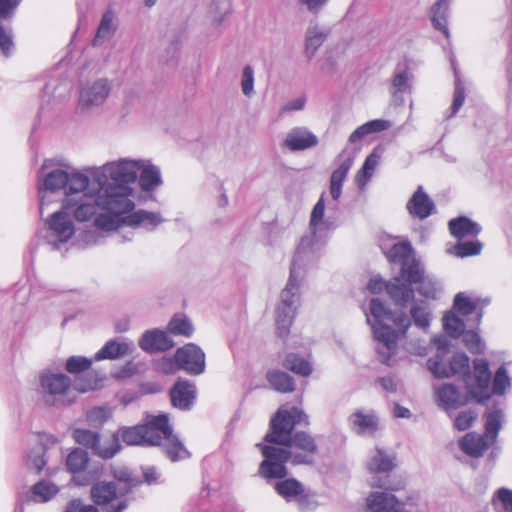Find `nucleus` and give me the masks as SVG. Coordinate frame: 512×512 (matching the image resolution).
Wrapping results in <instances>:
<instances>
[{
    "mask_svg": "<svg viewBox=\"0 0 512 512\" xmlns=\"http://www.w3.org/2000/svg\"><path fill=\"white\" fill-rule=\"evenodd\" d=\"M297 425H309V418L298 407L279 408L270 419L269 431L264 437L265 442L283 446L291 453L294 465L312 464L319 449L313 436L304 431L293 434Z\"/></svg>",
    "mask_w": 512,
    "mask_h": 512,
    "instance_id": "f257e3e1",
    "label": "nucleus"
},
{
    "mask_svg": "<svg viewBox=\"0 0 512 512\" xmlns=\"http://www.w3.org/2000/svg\"><path fill=\"white\" fill-rule=\"evenodd\" d=\"M370 313L373 317L371 326L374 338L378 342L379 359L388 365L396 354L398 339L404 337L410 327V320L403 312L397 313L388 310L379 299L371 300ZM367 321L370 323L369 318Z\"/></svg>",
    "mask_w": 512,
    "mask_h": 512,
    "instance_id": "f03ea898",
    "label": "nucleus"
},
{
    "mask_svg": "<svg viewBox=\"0 0 512 512\" xmlns=\"http://www.w3.org/2000/svg\"><path fill=\"white\" fill-rule=\"evenodd\" d=\"M99 189L95 195V202L98 207L108 212L120 214L132 213L135 204L130 199L132 188L128 185H115L107 183L98 177Z\"/></svg>",
    "mask_w": 512,
    "mask_h": 512,
    "instance_id": "7ed1b4c3",
    "label": "nucleus"
},
{
    "mask_svg": "<svg viewBox=\"0 0 512 512\" xmlns=\"http://www.w3.org/2000/svg\"><path fill=\"white\" fill-rule=\"evenodd\" d=\"M179 369L185 370L189 374L199 375L205 369V354L195 344L189 343L176 350L174 360L164 358L161 362V368L166 374L175 373L174 364Z\"/></svg>",
    "mask_w": 512,
    "mask_h": 512,
    "instance_id": "20e7f679",
    "label": "nucleus"
},
{
    "mask_svg": "<svg viewBox=\"0 0 512 512\" xmlns=\"http://www.w3.org/2000/svg\"><path fill=\"white\" fill-rule=\"evenodd\" d=\"M264 460L260 463L258 474L265 480L283 479L288 475L287 462L291 461L286 448L257 444Z\"/></svg>",
    "mask_w": 512,
    "mask_h": 512,
    "instance_id": "39448f33",
    "label": "nucleus"
},
{
    "mask_svg": "<svg viewBox=\"0 0 512 512\" xmlns=\"http://www.w3.org/2000/svg\"><path fill=\"white\" fill-rule=\"evenodd\" d=\"M160 222L161 218L158 214L145 210H138L127 216L116 212H109L99 214L95 218V226L105 231L117 230L122 224L138 227L141 225L155 226Z\"/></svg>",
    "mask_w": 512,
    "mask_h": 512,
    "instance_id": "423d86ee",
    "label": "nucleus"
},
{
    "mask_svg": "<svg viewBox=\"0 0 512 512\" xmlns=\"http://www.w3.org/2000/svg\"><path fill=\"white\" fill-rule=\"evenodd\" d=\"M445 353L443 349L427 361L429 371L436 378H449L457 374L469 375L470 359L465 353H455L448 365L444 363Z\"/></svg>",
    "mask_w": 512,
    "mask_h": 512,
    "instance_id": "0eeeda50",
    "label": "nucleus"
},
{
    "mask_svg": "<svg viewBox=\"0 0 512 512\" xmlns=\"http://www.w3.org/2000/svg\"><path fill=\"white\" fill-rule=\"evenodd\" d=\"M298 290L297 283L293 278V271L291 270L290 278L286 287L281 292V304L276 310V326L279 337H286L289 333L292 319L294 317L293 298Z\"/></svg>",
    "mask_w": 512,
    "mask_h": 512,
    "instance_id": "6e6552de",
    "label": "nucleus"
},
{
    "mask_svg": "<svg viewBox=\"0 0 512 512\" xmlns=\"http://www.w3.org/2000/svg\"><path fill=\"white\" fill-rule=\"evenodd\" d=\"M39 381L43 399L49 405L60 402L72 386L71 379L62 373H43Z\"/></svg>",
    "mask_w": 512,
    "mask_h": 512,
    "instance_id": "1a4fd4ad",
    "label": "nucleus"
},
{
    "mask_svg": "<svg viewBox=\"0 0 512 512\" xmlns=\"http://www.w3.org/2000/svg\"><path fill=\"white\" fill-rule=\"evenodd\" d=\"M140 169L138 162L121 160L116 163H108L103 167L99 177L107 183L115 185H128L135 182Z\"/></svg>",
    "mask_w": 512,
    "mask_h": 512,
    "instance_id": "9d476101",
    "label": "nucleus"
},
{
    "mask_svg": "<svg viewBox=\"0 0 512 512\" xmlns=\"http://www.w3.org/2000/svg\"><path fill=\"white\" fill-rule=\"evenodd\" d=\"M473 369V381L466 384V389L471 398L482 403L490 398L491 371L489 363L486 359H475Z\"/></svg>",
    "mask_w": 512,
    "mask_h": 512,
    "instance_id": "9b49d317",
    "label": "nucleus"
},
{
    "mask_svg": "<svg viewBox=\"0 0 512 512\" xmlns=\"http://www.w3.org/2000/svg\"><path fill=\"white\" fill-rule=\"evenodd\" d=\"M90 498L95 505L106 508L105 512H122L128 506L126 500L112 505L118 499V490L113 482L100 481L95 483L90 489Z\"/></svg>",
    "mask_w": 512,
    "mask_h": 512,
    "instance_id": "f8f14e48",
    "label": "nucleus"
},
{
    "mask_svg": "<svg viewBox=\"0 0 512 512\" xmlns=\"http://www.w3.org/2000/svg\"><path fill=\"white\" fill-rule=\"evenodd\" d=\"M402 277L410 284L417 287L420 295L426 299L434 300L437 298V288L435 283L425 275L424 269L416 261L402 266Z\"/></svg>",
    "mask_w": 512,
    "mask_h": 512,
    "instance_id": "ddd939ff",
    "label": "nucleus"
},
{
    "mask_svg": "<svg viewBox=\"0 0 512 512\" xmlns=\"http://www.w3.org/2000/svg\"><path fill=\"white\" fill-rule=\"evenodd\" d=\"M141 425L145 446H161L164 438L170 435L172 428L166 414L152 416Z\"/></svg>",
    "mask_w": 512,
    "mask_h": 512,
    "instance_id": "4468645a",
    "label": "nucleus"
},
{
    "mask_svg": "<svg viewBox=\"0 0 512 512\" xmlns=\"http://www.w3.org/2000/svg\"><path fill=\"white\" fill-rule=\"evenodd\" d=\"M98 205L95 202V196L82 193L80 197H66L63 201L62 209L66 211L73 210V214L78 221H87L97 212Z\"/></svg>",
    "mask_w": 512,
    "mask_h": 512,
    "instance_id": "2eb2a0df",
    "label": "nucleus"
},
{
    "mask_svg": "<svg viewBox=\"0 0 512 512\" xmlns=\"http://www.w3.org/2000/svg\"><path fill=\"white\" fill-rule=\"evenodd\" d=\"M404 506L405 503L389 492H371L366 498V510L369 512H409Z\"/></svg>",
    "mask_w": 512,
    "mask_h": 512,
    "instance_id": "dca6fc26",
    "label": "nucleus"
},
{
    "mask_svg": "<svg viewBox=\"0 0 512 512\" xmlns=\"http://www.w3.org/2000/svg\"><path fill=\"white\" fill-rule=\"evenodd\" d=\"M171 404L180 410H189L196 399V387L188 380L179 379L169 392Z\"/></svg>",
    "mask_w": 512,
    "mask_h": 512,
    "instance_id": "f3484780",
    "label": "nucleus"
},
{
    "mask_svg": "<svg viewBox=\"0 0 512 512\" xmlns=\"http://www.w3.org/2000/svg\"><path fill=\"white\" fill-rule=\"evenodd\" d=\"M435 397L438 405L445 410L458 409L472 399L470 395L462 394L453 384H444L436 388Z\"/></svg>",
    "mask_w": 512,
    "mask_h": 512,
    "instance_id": "a211bd4d",
    "label": "nucleus"
},
{
    "mask_svg": "<svg viewBox=\"0 0 512 512\" xmlns=\"http://www.w3.org/2000/svg\"><path fill=\"white\" fill-rule=\"evenodd\" d=\"M406 209L412 217L423 220L433 213L435 205L433 200L424 191L423 186H418L408 200Z\"/></svg>",
    "mask_w": 512,
    "mask_h": 512,
    "instance_id": "6ab92c4d",
    "label": "nucleus"
},
{
    "mask_svg": "<svg viewBox=\"0 0 512 512\" xmlns=\"http://www.w3.org/2000/svg\"><path fill=\"white\" fill-rule=\"evenodd\" d=\"M275 492L282 497L285 501L290 502L293 500L307 501L309 495L306 493L303 484L295 478L280 479L274 485Z\"/></svg>",
    "mask_w": 512,
    "mask_h": 512,
    "instance_id": "aec40b11",
    "label": "nucleus"
},
{
    "mask_svg": "<svg viewBox=\"0 0 512 512\" xmlns=\"http://www.w3.org/2000/svg\"><path fill=\"white\" fill-rule=\"evenodd\" d=\"M413 284H410L402 277V270L399 277L388 282L387 294L398 305L406 307L414 298Z\"/></svg>",
    "mask_w": 512,
    "mask_h": 512,
    "instance_id": "412c9836",
    "label": "nucleus"
},
{
    "mask_svg": "<svg viewBox=\"0 0 512 512\" xmlns=\"http://www.w3.org/2000/svg\"><path fill=\"white\" fill-rule=\"evenodd\" d=\"M139 346L147 352L167 351L174 346V342L166 332L160 330L147 331L139 341Z\"/></svg>",
    "mask_w": 512,
    "mask_h": 512,
    "instance_id": "4be33fe9",
    "label": "nucleus"
},
{
    "mask_svg": "<svg viewBox=\"0 0 512 512\" xmlns=\"http://www.w3.org/2000/svg\"><path fill=\"white\" fill-rule=\"evenodd\" d=\"M494 443L484 435L475 433H467L459 441L460 449L467 455L479 458L492 446Z\"/></svg>",
    "mask_w": 512,
    "mask_h": 512,
    "instance_id": "5701e85b",
    "label": "nucleus"
},
{
    "mask_svg": "<svg viewBox=\"0 0 512 512\" xmlns=\"http://www.w3.org/2000/svg\"><path fill=\"white\" fill-rule=\"evenodd\" d=\"M70 211L61 210L52 214L49 227L60 242H67L74 235V226L68 217Z\"/></svg>",
    "mask_w": 512,
    "mask_h": 512,
    "instance_id": "b1692460",
    "label": "nucleus"
},
{
    "mask_svg": "<svg viewBox=\"0 0 512 512\" xmlns=\"http://www.w3.org/2000/svg\"><path fill=\"white\" fill-rule=\"evenodd\" d=\"M318 139L311 132L304 129H294L286 137L284 146L291 151H300L317 145Z\"/></svg>",
    "mask_w": 512,
    "mask_h": 512,
    "instance_id": "393cba45",
    "label": "nucleus"
},
{
    "mask_svg": "<svg viewBox=\"0 0 512 512\" xmlns=\"http://www.w3.org/2000/svg\"><path fill=\"white\" fill-rule=\"evenodd\" d=\"M448 227L450 234L457 239L477 236L481 231L480 226L466 216L451 219L448 223Z\"/></svg>",
    "mask_w": 512,
    "mask_h": 512,
    "instance_id": "a878e982",
    "label": "nucleus"
},
{
    "mask_svg": "<svg viewBox=\"0 0 512 512\" xmlns=\"http://www.w3.org/2000/svg\"><path fill=\"white\" fill-rule=\"evenodd\" d=\"M352 428L358 434H374L378 429V419L374 413H365L362 410L354 412L350 418Z\"/></svg>",
    "mask_w": 512,
    "mask_h": 512,
    "instance_id": "bb28decb",
    "label": "nucleus"
},
{
    "mask_svg": "<svg viewBox=\"0 0 512 512\" xmlns=\"http://www.w3.org/2000/svg\"><path fill=\"white\" fill-rule=\"evenodd\" d=\"M109 94V86L106 80H99L91 87L83 88L80 92V101L85 105L102 103Z\"/></svg>",
    "mask_w": 512,
    "mask_h": 512,
    "instance_id": "cd10ccee",
    "label": "nucleus"
},
{
    "mask_svg": "<svg viewBox=\"0 0 512 512\" xmlns=\"http://www.w3.org/2000/svg\"><path fill=\"white\" fill-rule=\"evenodd\" d=\"M266 380L270 386L279 393H292L295 390V381L288 373L272 369L266 373Z\"/></svg>",
    "mask_w": 512,
    "mask_h": 512,
    "instance_id": "c85d7f7f",
    "label": "nucleus"
},
{
    "mask_svg": "<svg viewBox=\"0 0 512 512\" xmlns=\"http://www.w3.org/2000/svg\"><path fill=\"white\" fill-rule=\"evenodd\" d=\"M353 164L352 158L345 159L340 166L334 170L330 178V194L334 200H338L342 193V185Z\"/></svg>",
    "mask_w": 512,
    "mask_h": 512,
    "instance_id": "c756f323",
    "label": "nucleus"
},
{
    "mask_svg": "<svg viewBox=\"0 0 512 512\" xmlns=\"http://www.w3.org/2000/svg\"><path fill=\"white\" fill-rule=\"evenodd\" d=\"M120 450L119 439L116 434L98 438L93 453L102 459L112 458Z\"/></svg>",
    "mask_w": 512,
    "mask_h": 512,
    "instance_id": "7c9ffc66",
    "label": "nucleus"
},
{
    "mask_svg": "<svg viewBox=\"0 0 512 512\" xmlns=\"http://www.w3.org/2000/svg\"><path fill=\"white\" fill-rule=\"evenodd\" d=\"M380 156L373 152L368 155L360 170L355 175V184L363 189L373 176L376 167L379 164Z\"/></svg>",
    "mask_w": 512,
    "mask_h": 512,
    "instance_id": "2f4dec72",
    "label": "nucleus"
},
{
    "mask_svg": "<svg viewBox=\"0 0 512 512\" xmlns=\"http://www.w3.org/2000/svg\"><path fill=\"white\" fill-rule=\"evenodd\" d=\"M380 156L373 152L368 155L360 170L355 175V184L363 189L373 176L376 167L379 164Z\"/></svg>",
    "mask_w": 512,
    "mask_h": 512,
    "instance_id": "473e14b6",
    "label": "nucleus"
},
{
    "mask_svg": "<svg viewBox=\"0 0 512 512\" xmlns=\"http://www.w3.org/2000/svg\"><path fill=\"white\" fill-rule=\"evenodd\" d=\"M282 366L304 377L310 376L313 370L310 362L296 353H288L282 362Z\"/></svg>",
    "mask_w": 512,
    "mask_h": 512,
    "instance_id": "72a5a7b5",
    "label": "nucleus"
},
{
    "mask_svg": "<svg viewBox=\"0 0 512 512\" xmlns=\"http://www.w3.org/2000/svg\"><path fill=\"white\" fill-rule=\"evenodd\" d=\"M162 445H164L165 453L171 461H178L189 457V452L181 443V441L170 430V435L165 437Z\"/></svg>",
    "mask_w": 512,
    "mask_h": 512,
    "instance_id": "f704fd0d",
    "label": "nucleus"
},
{
    "mask_svg": "<svg viewBox=\"0 0 512 512\" xmlns=\"http://www.w3.org/2000/svg\"><path fill=\"white\" fill-rule=\"evenodd\" d=\"M128 350L129 346L126 343L110 340L95 354V359H117L125 355Z\"/></svg>",
    "mask_w": 512,
    "mask_h": 512,
    "instance_id": "c9c22d12",
    "label": "nucleus"
},
{
    "mask_svg": "<svg viewBox=\"0 0 512 512\" xmlns=\"http://www.w3.org/2000/svg\"><path fill=\"white\" fill-rule=\"evenodd\" d=\"M394 467L393 459L380 449H377V453L371 457L367 464L369 472L374 474L390 472Z\"/></svg>",
    "mask_w": 512,
    "mask_h": 512,
    "instance_id": "e433bc0d",
    "label": "nucleus"
},
{
    "mask_svg": "<svg viewBox=\"0 0 512 512\" xmlns=\"http://www.w3.org/2000/svg\"><path fill=\"white\" fill-rule=\"evenodd\" d=\"M501 418L502 413L497 409L490 410L484 415L485 432L483 435L493 443H495L498 432L501 428Z\"/></svg>",
    "mask_w": 512,
    "mask_h": 512,
    "instance_id": "4c0bfd02",
    "label": "nucleus"
},
{
    "mask_svg": "<svg viewBox=\"0 0 512 512\" xmlns=\"http://www.w3.org/2000/svg\"><path fill=\"white\" fill-rule=\"evenodd\" d=\"M139 184L144 191H151L161 184L159 169L153 165L142 169L139 176Z\"/></svg>",
    "mask_w": 512,
    "mask_h": 512,
    "instance_id": "58836bf2",
    "label": "nucleus"
},
{
    "mask_svg": "<svg viewBox=\"0 0 512 512\" xmlns=\"http://www.w3.org/2000/svg\"><path fill=\"white\" fill-rule=\"evenodd\" d=\"M118 439L127 445L145 446L142 425L122 427L117 432Z\"/></svg>",
    "mask_w": 512,
    "mask_h": 512,
    "instance_id": "ea45409f",
    "label": "nucleus"
},
{
    "mask_svg": "<svg viewBox=\"0 0 512 512\" xmlns=\"http://www.w3.org/2000/svg\"><path fill=\"white\" fill-rule=\"evenodd\" d=\"M410 315L418 328L423 330L429 328L432 314L425 303L421 302L420 304L413 305L410 309Z\"/></svg>",
    "mask_w": 512,
    "mask_h": 512,
    "instance_id": "a19ab883",
    "label": "nucleus"
},
{
    "mask_svg": "<svg viewBox=\"0 0 512 512\" xmlns=\"http://www.w3.org/2000/svg\"><path fill=\"white\" fill-rule=\"evenodd\" d=\"M88 454L81 449H74L66 459V466L71 473L83 471L88 464Z\"/></svg>",
    "mask_w": 512,
    "mask_h": 512,
    "instance_id": "79ce46f5",
    "label": "nucleus"
},
{
    "mask_svg": "<svg viewBox=\"0 0 512 512\" xmlns=\"http://www.w3.org/2000/svg\"><path fill=\"white\" fill-rule=\"evenodd\" d=\"M168 330L173 335L190 337L193 334V326L184 315H175L168 324Z\"/></svg>",
    "mask_w": 512,
    "mask_h": 512,
    "instance_id": "37998d69",
    "label": "nucleus"
},
{
    "mask_svg": "<svg viewBox=\"0 0 512 512\" xmlns=\"http://www.w3.org/2000/svg\"><path fill=\"white\" fill-rule=\"evenodd\" d=\"M88 186L89 178L86 175L79 173L69 175L66 197H80V193L84 192Z\"/></svg>",
    "mask_w": 512,
    "mask_h": 512,
    "instance_id": "c03bdc74",
    "label": "nucleus"
},
{
    "mask_svg": "<svg viewBox=\"0 0 512 512\" xmlns=\"http://www.w3.org/2000/svg\"><path fill=\"white\" fill-rule=\"evenodd\" d=\"M445 1L444 0H438L432 7L431 12V20L433 23V26L442 32L446 37L448 36V28H447V21L445 16Z\"/></svg>",
    "mask_w": 512,
    "mask_h": 512,
    "instance_id": "a18cd8bd",
    "label": "nucleus"
},
{
    "mask_svg": "<svg viewBox=\"0 0 512 512\" xmlns=\"http://www.w3.org/2000/svg\"><path fill=\"white\" fill-rule=\"evenodd\" d=\"M69 181V174L63 170L51 171L44 180V185L48 190L57 191L66 188Z\"/></svg>",
    "mask_w": 512,
    "mask_h": 512,
    "instance_id": "49530a36",
    "label": "nucleus"
},
{
    "mask_svg": "<svg viewBox=\"0 0 512 512\" xmlns=\"http://www.w3.org/2000/svg\"><path fill=\"white\" fill-rule=\"evenodd\" d=\"M72 436L76 443L93 451L100 434L89 429L77 428L73 431Z\"/></svg>",
    "mask_w": 512,
    "mask_h": 512,
    "instance_id": "de8ad7c7",
    "label": "nucleus"
},
{
    "mask_svg": "<svg viewBox=\"0 0 512 512\" xmlns=\"http://www.w3.org/2000/svg\"><path fill=\"white\" fill-rule=\"evenodd\" d=\"M443 327L446 332L454 338L459 337L465 330V323L453 313H446L443 316Z\"/></svg>",
    "mask_w": 512,
    "mask_h": 512,
    "instance_id": "09e8293b",
    "label": "nucleus"
},
{
    "mask_svg": "<svg viewBox=\"0 0 512 512\" xmlns=\"http://www.w3.org/2000/svg\"><path fill=\"white\" fill-rule=\"evenodd\" d=\"M411 246L409 243H396L389 250L387 256L390 262L398 263L402 262L403 266L407 265L405 261L410 257Z\"/></svg>",
    "mask_w": 512,
    "mask_h": 512,
    "instance_id": "8fccbe9b",
    "label": "nucleus"
},
{
    "mask_svg": "<svg viewBox=\"0 0 512 512\" xmlns=\"http://www.w3.org/2000/svg\"><path fill=\"white\" fill-rule=\"evenodd\" d=\"M92 360L82 356H71L66 360L65 369L71 374H80L90 369Z\"/></svg>",
    "mask_w": 512,
    "mask_h": 512,
    "instance_id": "3c124183",
    "label": "nucleus"
},
{
    "mask_svg": "<svg viewBox=\"0 0 512 512\" xmlns=\"http://www.w3.org/2000/svg\"><path fill=\"white\" fill-rule=\"evenodd\" d=\"M111 417V412L105 407H93L86 412L87 422L93 426H102Z\"/></svg>",
    "mask_w": 512,
    "mask_h": 512,
    "instance_id": "603ef678",
    "label": "nucleus"
},
{
    "mask_svg": "<svg viewBox=\"0 0 512 512\" xmlns=\"http://www.w3.org/2000/svg\"><path fill=\"white\" fill-rule=\"evenodd\" d=\"M100 381L96 374H88L86 376L77 377L74 388L80 393H85L97 389L100 386Z\"/></svg>",
    "mask_w": 512,
    "mask_h": 512,
    "instance_id": "864d4df0",
    "label": "nucleus"
},
{
    "mask_svg": "<svg viewBox=\"0 0 512 512\" xmlns=\"http://www.w3.org/2000/svg\"><path fill=\"white\" fill-rule=\"evenodd\" d=\"M454 250L459 257H469L480 254L482 244L478 241L460 242L454 246Z\"/></svg>",
    "mask_w": 512,
    "mask_h": 512,
    "instance_id": "5fc2aeb1",
    "label": "nucleus"
},
{
    "mask_svg": "<svg viewBox=\"0 0 512 512\" xmlns=\"http://www.w3.org/2000/svg\"><path fill=\"white\" fill-rule=\"evenodd\" d=\"M510 386V379L504 366H501L496 371L493 378V393L502 395Z\"/></svg>",
    "mask_w": 512,
    "mask_h": 512,
    "instance_id": "6e6d98bb",
    "label": "nucleus"
},
{
    "mask_svg": "<svg viewBox=\"0 0 512 512\" xmlns=\"http://www.w3.org/2000/svg\"><path fill=\"white\" fill-rule=\"evenodd\" d=\"M114 14L111 11H107L102 16L100 25L97 29L96 36L93 40V44L96 45L98 40L109 35L113 30Z\"/></svg>",
    "mask_w": 512,
    "mask_h": 512,
    "instance_id": "4d7b16f0",
    "label": "nucleus"
},
{
    "mask_svg": "<svg viewBox=\"0 0 512 512\" xmlns=\"http://www.w3.org/2000/svg\"><path fill=\"white\" fill-rule=\"evenodd\" d=\"M453 307L462 315H469L476 310V304L463 293H458L455 296Z\"/></svg>",
    "mask_w": 512,
    "mask_h": 512,
    "instance_id": "13d9d810",
    "label": "nucleus"
},
{
    "mask_svg": "<svg viewBox=\"0 0 512 512\" xmlns=\"http://www.w3.org/2000/svg\"><path fill=\"white\" fill-rule=\"evenodd\" d=\"M477 418V413L474 411H463L460 412L454 421V427L458 431H465L469 429Z\"/></svg>",
    "mask_w": 512,
    "mask_h": 512,
    "instance_id": "bf43d9fd",
    "label": "nucleus"
},
{
    "mask_svg": "<svg viewBox=\"0 0 512 512\" xmlns=\"http://www.w3.org/2000/svg\"><path fill=\"white\" fill-rule=\"evenodd\" d=\"M33 493L41 497L42 501H48L57 493V488L53 484L41 481L33 486Z\"/></svg>",
    "mask_w": 512,
    "mask_h": 512,
    "instance_id": "052dcab7",
    "label": "nucleus"
},
{
    "mask_svg": "<svg viewBox=\"0 0 512 512\" xmlns=\"http://www.w3.org/2000/svg\"><path fill=\"white\" fill-rule=\"evenodd\" d=\"M496 500L502 504L506 512H512V490L499 488L492 498V503L495 504Z\"/></svg>",
    "mask_w": 512,
    "mask_h": 512,
    "instance_id": "680f3d73",
    "label": "nucleus"
},
{
    "mask_svg": "<svg viewBox=\"0 0 512 512\" xmlns=\"http://www.w3.org/2000/svg\"><path fill=\"white\" fill-rule=\"evenodd\" d=\"M463 341L471 353H479L481 351V339L477 332L471 330L463 332Z\"/></svg>",
    "mask_w": 512,
    "mask_h": 512,
    "instance_id": "e2e57ef3",
    "label": "nucleus"
},
{
    "mask_svg": "<svg viewBox=\"0 0 512 512\" xmlns=\"http://www.w3.org/2000/svg\"><path fill=\"white\" fill-rule=\"evenodd\" d=\"M22 0H0V20L12 18Z\"/></svg>",
    "mask_w": 512,
    "mask_h": 512,
    "instance_id": "0e129e2a",
    "label": "nucleus"
},
{
    "mask_svg": "<svg viewBox=\"0 0 512 512\" xmlns=\"http://www.w3.org/2000/svg\"><path fill=\"white\" fill-rule=\"evenodd\" d=\"M325 212V201L324 195H321L317 203L315 204L310 218L311 227H317L323 220Z\"/></svg>",
    "mask_w": 512,
    "mask_h": 512,
    "instance_id": "69168bd1",
    "label": "nucleus"
},
{
    "mask_svg": "<svg viewBox=\"0 0 512 512\" xmlns=\"http://www.w3.org/2000/svg\"><path fill=\"white\" fill-rule=\"evenodd\" d=\"M324 35L315 31H310L307 36L306 50L313 54L316 49L322 44Z\"/></svg>",
    "mask_w": 512,
    "mask_h": 512,
    "instance_id": "338daca9",
    "label": "nucleus"
},
{
    "mask_svg": "<svg viewBox=\"0 0 512 512\" xmlns=\"http://www.w3.org/2000/svg\"><path fill=\"white\" fill-rule=\"evenodd\" d=\"M65 512H99L94 505L83 504L80 500H72L68 503Z\"/></svg>",
    "mask_w": 512,
    "mask_h": 512,
    "instance_id": "774afa93",
    "label": "nucleus"
}]
</instances>
